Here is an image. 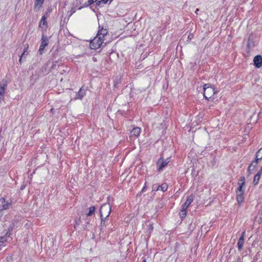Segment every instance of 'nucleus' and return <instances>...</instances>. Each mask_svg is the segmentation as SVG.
Listing matches in <instances>:
<instances>
[{"instance_id": "7c9ffc66", "label": "nucleus", "mask_w": 262, "mask_h": 262, "mask_svg": "<svg viewBox=\"0 0 262 262\" xmlns=\"http://www.w3.org/2000/svg\"><path fill=\"white\" fill-rule=\"evenodd\" d=\"M146 184L145 183L144 186L143 187V188L142 189V192H144L145 191V190L146 189Z\"/></svg>"}, {"instance_id": "cd10ccee", "label": "nucleus", "mask_w": 262, "mask_h": 262, "mask_svg": "<svg viewBox=\"0 0 262 262\" xmlns=\"http://www.w3.org/2000/svg\"><path fill=\"white\" fill-rule=\"evenodd\" d=\"M57 63H58L57 61H55V62H53V65H52V66L51 68H52V69H53V68H54L56 66H58V65L57 64Z\"/></svg>"}, {"instance_id": "37998d69", "label": "nucleus", "mask_w": 262, "mask_h": 262, "mask_svg": "<svg viewBox=\"0 0 262 262\" xmlns=\"http://www.w3.org/2000/svg\"><path fill=\"white\" fill-rule=\"evenodd\" d=\"M0 246H1V245L0 244Z\"/></svg>"}, {"instance_id": "a878e982", "label": "nucleus", "mask_w": 262, "mask_h": 262, "mask_svg": "<svg viewBox=\"0 0 262 262\" xmlns=\"http://www.w3.org/2000/svg\"><path fill=\"white\" fill-rule=\"evenodd\" d=\"M109 0H101L97 2L96 5L100 6L101 3L106 4Z\"/></svg>"}, {"instance_id": "a211bd4d", "label": "nucleus", "mask_w": 262, "mask_h": 262, "mask_svg": "<svg viewBox=\"0 0 262 262\" xmlns=\"http://www.w3.org/2000/svg\"><path fill=\"white\" fill-rule=\"evenodd\" d=\"M245 184V178L244 176H242L239 179V181L238 183V187L241 186V188H243V186Z\"/></svg>"}, {"instance_id": "bb28decb", "label": "nucleus", "mask_w": 262, "mask_h": 262, "mask_svg": "<svg viewBox=\"0 0 262 262\" xmlns=\"http://www.w3.org/2000/svg\"><path fill=\"white\" fill-rule=\"evenodd\" d=\"M159 189H160V186H159L157 184L154 185L152 186V190L157 191V190H159Z\"/></svg>"}, {"instance_id": "2f4dec72", "label": "nucleus", "mask_w": 262, "mask_h": 262, "mask_svg": "<svg viewBox=\"0 0 262 262\" xmlns=\"http://www.w3.org/2000/svg\"><path fill=\"white\" fill-rule=\"evenodd\" d=\"M153 229V226L152 224L149 225V229L151 230Z\"/></svg>"}, {"instance_id": "4be33fe9", "label": "nucleus", "mask_w": 262, "mask_h": 262, "mask_svg": "<svg viewBox=\"0 0 262 262\" xmlns=\"http://www.w3.org/2000/svg\"><path fill=\"white\" fill-rule=\"evenodd\" d=\"M5 90V86L4 85H0V99L3 98L4 95Z\"/></svg>"}, {"instance_id": "4468645a", "label": "nucleus", "mask_w": 262, "mask_h": 262, "mask_svg": "<svg viewBox=\"0 0 262 262\" xmlns=\"http://www.w3.org/2000/svg\"><path fill=\"white\" fill-rule=\"evenodd\" d=\"M44 1L42 0H35V3H34V7L35 9H39L43 4Z\"/></svg>"}, {"instance_id": "f03ea898", "label": "nucleus", "mask_w": 262, "mask_h": 262, "mask_svg": "<svg viewBox=\"0 0 262 262\" xmlns=\"http://www.w3.org/2000/svg\"><path fill=\"white\" fill-rule=\"evenodd\" d=\"M111 207L109 204L102 205L100 209V214L102 221H104L110 214Z\"/></svg>"}, {"instance_id": "79ce46f5", "label": "nucleus", "mask_w": 262, "mask_h": 262, "mask_svg": "<svg viewBox=\"0 0 262 262\" xmlns=\"http://www.w3.org/2000/svg\"><path fill=\"white\" fill-rule=\"evenodd\" d=\"M43 1H45V0H42Z\"/></svg>"}, {"instance_id": "0eeeda50", "label": "nucleus", "mask_w": 262, "mask_h": 262, "mask_svg": "<svg viewBox=\"0 0 262 262\" xmlns=\"http://www.w3.org/2000/svg\"><path fill=\"white\" fill-rule=\"evenodd\" d=\"M256 42L253 37L252 36H250L248 40L247 45V52L249 53L250 52V50L252 49L255 46Z\"/></svg>"}, {"instance_id": "7ed1b4c3", "label": "nucleus", "mask_w": 262, "mask_h": 262, "mask_svg": "<svg viewBox=\"0 0 262 262\" xmlns=\"http://www.w3.org/2000/svg\"><path fill=\"white\" fill-rule=\"evenodd\" d=\"M103 38L102 36L97 35L93 40L90 41V46L91 49L96 50L100 47L103 42Z\"/></svg>"}, {"instance_id": "aec40b11", "label": "nucleus", "mask_w": 262, "mask_h": 262, "mask_svg": "<svg viewBox=\"0 0 262 262\" xmlns=\"http://www.w3.org/2000/svg\"><path fill=\"white\" fill-rule=\"evenodd\" d=\"M255 157L258 159L262 160V147L256 152Z\"/></svg>"}, {"instance_id": "6ab92c4d", "label": "nucleus", "mask_w": 262, "mask_h": 262, "mask_svg": "<svg viewBox=\"0 0 262 262\" xmlns=\"http://www.w3.org/2000/svg\"><path fill=\"white\" fill-rule=\"evenodd\" d=\"M9 237V234L7 233L5 236H2L0 238V243L4 244L8 240V238Z\"/></svg>"}, {"instance_id": "9b49d317", "label": "nucleus", "mask_w": 262, "mask_h": 262, "mask_svg": "<svg viewBox=\"0 0 262 262\" xmlns=\"http://www.w3.org/2000/svg\"><path fill=\"white\" fill-rule=\"evenodd\" d=\"M245 232H243L242 235L241 237L239 238L238 243H237V247L239 250H241L243 248V245L244 244V235Z\"/></svg>"}, {"instance_id": "ddd939ff", "label": "nucleus", "mask_w": 262, "mask_h": 262, "mask_svg": "<svg viewBox=\"0 0 262 262\" xmlns=\"http://www.w3.org/2000/svg\"><path fill=\"white\" fill-rule=\"evenodd\" d=\"M258 164L256 161H255L254 160L252 161L250 165L248 167V170L249 172H251V171H253L255 169L256 167H257Z\"/></svg>"}, {"instance_id": "1a4fd4ad", "label": "nucleus", "mask_w": 262, "mask_h": 262, "mask_svg": "<svg viewBox=\"0 0 262 262\" xmlns=\"http://www.w3.org/2000/svg\"><path fill=\"white\" fill-rule=\"evenodd\" d=\"M254 66L257 68H259L262 66V57L261 55H256L254 57Z\"/></svg>"}, {"instance_id": "f257e3e1", "label": "nucleus", "mask_w": 262, "mask_h": 262, "mask_svg": "<svg viewBox=\"0 0 262 262\" xmlns=\"http://www.w3.org/2000/svg\"><path fill=\"white\" fill-rule=\"evenodd\" d=\"M204 96L207 100L211 98L217 91H215V88L209 84H205L203 86Z\"/></svg>"}, {"instance_id": "f8f14e48", "label": "nucleus", "mask_w": 262, "mask_h": 262, "mask_svg": "<svg viewBox=\"0 0 262 262\" xmlns=\"http://www.w3.org/2000/svg\"><path fill=\"white\" fill-rule=\"evenodd\" d=\"M141 129L139 127L134 128L130 132V137H138L140 135Z\"/></svg>"}, {"instance_id": "ea45409f", "label": "nucleus", "mask_w": 262, "mask_h": 262, "mask_svg": "<svg viewBox=\"0 0 262 262\" xmlns=\"http://www.w3.org/2000/svg\"><path fill=\"white\" fill-rule=\"evenodd\" d=\"M53 111V108H51V111Z\"/></svg>"}, {"instance_id": "9d476101", "label": "nucleus", "mask_w": 262, "mask_h": 262, "mask_svg": "<svg viewBox=\"0 0 262 262\" xmlns=\"http://www.w3.org/2000/svg\"><path fill=\"white\" fill-rule=\"evenodd\" d=\"M193 200V196L191 195H189L188 196L186 202L183 204L182 208L187 209L188 207L190 205V204L192 202Z\"/></svg>"}, {"instance_id": "dca6fc26", "label": "nucleus", "mask_w": 262, "mask_h": 262, "mask_svg": "<svg viewBox=\"0 0 262 262\" xmlns=\"http://www.w3.org/2000/svg\"><path fill=\"white\" fill-rule=\"evenodd\" d=\"M260 176H261V174L258 173H257L255 175V176L254 177L253 181V183L254 185H256L258 183V182L260 178Z\"/></svg>"}, {"instance_id": "423d86ee", "label": "nucleus", "mask_w": 262, "mask_h": 262, "mask_svg": "<svg viewBox=\"0 0 262 262\" xmlns=\"http://www.w3.org/2000/svg\"><path fill=\"white\" fill-rule=\"evenodd\" d=\"M169 162L170 160L169 158L164 160L162 157L160 158L157 163L158 171L162 169Z\"/></svg>"}, {"instance_id": "72a5a7b5", "label": "nucleus", "mask_w": 262, "mask_h": 262, "mask_svg": "<svg viewBox=\"0 0 262 262\" xmlns=\"http://www.w3.org/2000/svg\"><path fill=\"white\" fill-rule=\"evenodd\" d=\"M28 49V46H27V47L25 49L24 52L25 53V52H27Z\"/></svg>"}, {"instance_id": "f704fd0d", "label": "nucleus", "mask_w": 262, "mask_h": 262, "mask_svg": "<svg viewBox=\"0 0 262 262\" xmlns=\"http://www.w3.org/2000/svg\"><path fill=\"white\" fill-rule=\"evenodd\" d=\"M22 58H23V57H22V56H21L20 57L19 59V62H20V63H21V60H22Z\"/></svg>"}, {"instance_id": "39448f33", "label": "nucleus", "mask_w": 262, "mask_h": 262, "mask_svg": "<svg viewBox=\"0 0 262 262\" xmlns=\"http://www.w3.org/2000/svg\"><path fill=\"white\" fill-rule=\"evenodd\" d=\"M236 201L239 204H241L244 200V190L241 186L238 187L236 191Z\"/></svg>"}, {"instance_id": "b1692460", "label": "nucleus", "mask_w": 262, "mask_h": 262, "mask_svg": "<svg viewBox=\"0 0 262 262\" xmlns=\"http://www.w3.org/2000/svg\"><path fill=\"white\" fill-rule=\"evenodd\" d=\"M95 211V207L94 206H91L89 208V212L86 214L88 216L92 215Z\"/></svg>"}, {"instance_id": "2eb2a0df", "label": "nucleus", "mask_w": 262, "mask_h": 262, "mask_svg": "<svg viewBox=\"0 0 262 262\" xmlns=\"http://www.w3.org/2000/svg\"><path fill=\"white\" fill-rule=\"evenodd\" d=\"M43 26H45L46 27H48V24L46 21V17L44 15L41 17V19L39 22V27H42Z\"/></svg>"}, {"instance_id": "412c9836", "label": "nucleus", "mask_w": 262, "mask_h": 262, "mask_svg": "<svg viewBox=\"0 0 262 262\" xmlns=\"http://www.w3.org/2000/svg\"><path fill=\"white\" fill-rule=\"evenodd\" d=\"M179 214H180V216L181 217V219H183L186 215L187 209L182 208V209L181 210V211L180 212Z\"/></svg>"}, {"instance_id": "4c0bfd02", "label": "nucleus", "mask_w": 262, "mask_h": 262, "mask_svg": "<svg viewBox=\"0 0 262 262\" xmlns=\"http://www.w3.org/2000/svg\"><path fill=\"white\" fill-rule=\"evenodd\" d=\"M198 11H199V9H197L196 10V11H195V13H196V14H197V12H198Z\"/></svg>"}, {"instance_id": "c9c22d12", "label": "nucleus", "mask_w": 262, "mask_h": 262, "mask_svg": "<svg viewBox=\"0 0 262 262\" xmlns=\"http://www.w3.org/2000/svg\"><path fill=\"white\" fill-rule=\"evenodd\" d=\"M233 262H242L239 259H237V260Z\"/></svg>"}, {"instance_id": "473e14b6", "label": "nucleus", "mask_w": 262, "mask_h": 262, "mask_svg": "<svg viewBox=\"0 0 262 262\" xmlns=\"http://www.w3.org/2000/svg\"><path fill=\"white\" fill-rule=\"evenodd\" d=\"M257 173H260V174H261V173H262V166L261 167L260 170H259V171Z\"/></svg>"}, {"instance_id": "e433bc0d", "label": "nucleus", "mask_w": 262, "mask_h": 262, "mask_svg": "<svg viewBox=\"0 0 262 262\" xmlns=\"http://www.w3.org/2000/svg\"><path fill=\"white\" fill-rule=\"evenodd\" d=\"M25 53L23 52V53L21 54V56H22V57H23V56L25 55Z\"/></svg>"}, {"instance_id": "f3484780", "label": "nucleus", "mask_w": 262, "mask_h": 262, "mask_svg": "<svg viewBox=\"0 0 262 262\" xmlns=\"http://www.w3.org/2000/svg\"><path fill=\"white\" fill-rule=\"evenodd\" d=\"M107 33V31L106 29H103L99 30L97 33V35H99L100 36H102V37L103 38L104 37V35H106Z\"/></svg>"}, {"instance_id": "58836bf2", "label": "nucleus", "mask_w": 262, "mask_h": 262, "mask_svg": "<svg viewBox=\"0 0 262 262\" xmlns=\"http://www.w3.org/2000/svg\"><path fill=\"white\" fill-rule=\"evenodd\" d=\"M142 262H146V260L145 259H144L142 261Z\"/></svg>"}, {"instance_id": "393cba45", "label": "nucleus", "mask_w": 262, "mask_h": 262, "mask_svg": "<svg viewBox=\"0 0 262 262\" xmlns=\"http://www.w3.org/2000/svg\"><path fill=\"white\" fill-rule=\"evenodd\" d=\"M160 188L163 191H165L167 190L168 186L166 184L163 183L161 186H160Z\"/></svg>"}, {"instance_id": "6e6552de", "label": "nucleus", "mask_w": 262, "mask_h": 262, "mask_svg": "<svg viewBox=\"0 0 262 262\" xmlns=\"http://www.w3.org/2000/svg\"><path fill=\"white\" fill-rule=\"evenodd\" d=\"M11 205V203L6 202L5 198L0 199V211L8 209Z\"/></svg>"}, {"instance_id": "c756f323", "label": "nucleus", "mask_w": 262, "mask_h": 262, "mask_svg": "<svg viewBox=\"0 0 262 262\" xmlns=\"http://www.w3.org/2000/svg\"><path fill=\"white\" fill-rule=\"evenodd\" d=\"M254 161H256V162H257V164H258L259 163H260V162L261 161V160H259V159H258L257 158H256L255 157V160H254Z\"/></svg>"}, {"instance_id": "5701e85b", "label": "nucleus", "mask_w": 262, "mask_h": 262, "mask_svg": "<svg viewBox=\"0 0 262 262\" xmlns=\"http://www.w3.org/2000/svg\"><path fill=\"white\" fill-rule=\"evenodd\" d=\"M84 95V92H82V88H81L80 89L78 93L77 94L76 98L81 99L83 97Z\"/></svg>"}, {"instance_id": "20e7f679", "label": "nucleus", "mask_w": 262, "mask_h": 262, "mask_svg": "<svg viewBox=\"0 0 262 262\" xmlns=\"http://www.w3.org/2000/svg\"><path fill=\"white\" fill-rule=\"evenodd\" d=\"M48 43L49 40L48 37L43 34L41 36V43L38 51L39 55H41L43 53V50L48 45Z\"/></svg>"}, {"instance_id": "a19ab883", "label": "nucleus", "mask_w": 262, "mask_h": 262, "mask_svg": "<svg viewBox=\"0 0 262 262\" xmlns=\"http://www.w3.org/2000/svg\"><path fill=\"white\" fill-rule=\"evenodd\" d=\"M113 0H111V1H112Z\"/></svg>"}, {"instance_id": "c85d7f7f", "label": "nucleus", "mask_w": 262, "mask_h": 262, "mask_svg": "<svg viewBox=\"0 0 262 262\" xmlns=\"http://www.w3.org/2000/svg\"><path fill=\"white\" fill-rule=\"evenodd\" d=\"M97 0H89L88 3L89 5H91L94 2H96Z\"/></svg>"}]
</instances>
